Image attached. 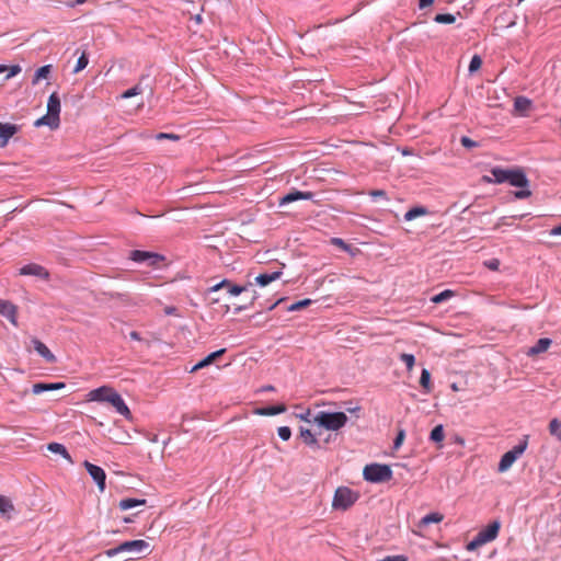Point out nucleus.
<instances>
[{"instance_id": "f257e3e1", "label": "nucleus", "mask_w": 561, "mask_h": 561, "mask_svg": "<svg viewBox=\"0 0 561 561\" xmlns=\"http://www.w3.org/2000/svg\"><path fill=\"white\" fill-rule=\"evenodd\" d=\"M491 174L493 178L484 175L483 181L495 184L507 182L512 186L522 188L514 193L516 199H525L531 195V191L529 190V180L523 169H502L500 167H494L491 169Z\"/></svg>"}, {"instance_id": "f03ea898", "label": "nucleus", "mask_w": 561, "mask_h": 561, "mask_svg": "<svg viewBox=\"0 0 561 561\" xmlns=\"http://www.w3.org/2000/svg\"><path fill=\"white\" fill-rule=\"evenodd\" d=\"M347 415L344 412H319L313 422L328 431H339L347 423Z\"/></svg>"}, {"instance_id": "7ed1b4c3", "label": "nucleus", "mask_w": 561, "mask_h": 561, "mask_svg": "<svg viewBox=\"0 0 561 561\" xmlns=\"http://www.w3.org/2000/svg\"><path fill=\"white\" fill-rule=\"evenodd\" d=\"M364 479L368 482L380 483L392 478V470L388 465L369 463L363 471Z\"/></svg>"}, {"instance_id": "20e7f679", "label": "nucleus", "mask_w": 561, "mask_h": 561, "mask_svg": "<svg viewBox=\"0 0 561 561\" xmlns=\"http://www.w3.org/2000/svg\"><path fill=\"white\" fill-rule=\"evenodd\" d=\"M149 549V542L144 539H135L129 541H124L118 546L107 549L105 554L108 558H113L122 552H128L134 554H140Z\"/></svg>"}, {"instance_id": "39448f33", "label": "nucleus", "mask_w": 561, "mask_h": 561, "mask_svg": "<svg viewBox=\"0 0 561 561\" xmlns=\"http://www.w3.org/2000/svg\"><path fill=\"white\" fill-rule=\"evenodd\" d=\"M528 435H524L517 445H515L511 450L506 451L499 462V471L505 472L508 470L512 465L516 461L518 457H520L528 446Z\"/></svg>"}, {"instance_id": "423d86ee", "label": "nucleus", "mask_w": 561, "mask_h": 561, "mask_svg": "<svg viewBox=\"0 0 561 561\" xmlns=\"http://www.w3.org/2000/svg\"><path fill=\"white\" fill-rule=\"evenodd\" d=\"M358 500V494L347 486H339L335 490L332 507L339 511L348 510Z\"/></svg>"}, {"instance_id": "0eeeda50", "label": "nucleus", "mask_w": 561, "mask_h": 561, "mask_svg": "<svg viewBox=\"0 0 561 561\" xmlns=\"http://www.w3.org/2000/svg\"><path fill=\"white\" fill-rule=\"evenodd\" d=\"M128 259L134 261L135 263H145L150 267H156L159 265V263L165 260V257L162 254L142 250L130 251L128 254Z\"/></svg>"}, {"instance_id": "6e6552de", "label": "nucleus", "mask_w": 561, "mask_h": 561, "mask_svg": "<svg viewBox=\"0 0 561 561\" xmlns=\"http://www.w3.org/2000/svg\"><path fill=\"white\" fill-rule=\"evenodd\" d=\"M84 467L90 474V477L93 479V481L96 483L99 490L103 492L105 490V481H106V473L103 468L100 466L93 465L89 462L88 460L84 461Z\"/></svg>"}, {"instance_id": "1a4fd4ad", "label": "nucleus", "mask_w": 561, "mask_h": 561, "mask_svg": "<svg viewBox=\"0 0 561 561\" xmlns=\"http://www.w3.org/2000/svg\"><path fill=\"white\" fill-rule=\"evenodd\" d=\"M19 274L24 276H34L43 280H48L50 276L47 268L36 263L25 264L19 270Z\"/></svg>"}, {"instance_id": "9d476101", "label": "nucleus", "mask_w": 561, "mask_h": 561, "mask_svg": "<svg viewBox=\"0 0 561 561\" xmlns=\"http://www.w3.org/2000/svg\"><path fill=\"white\" fill-rule=\"evenodd\" d=\"M500 528V520H493L485 528L481 529L476 536L482 545H485L490 541H493L497 537Z\"/></svg>"}, {"instance_id": "9b49d317", "label": "nucleus", "mask_w": 561, "mask_h": 561, "mask_svg": "<svg viewBox=\"0 0 561 561\" xmlns=\"http://www.w3.org/2000/svg\"><path fill=\"white\" fill-rule=\"evenodd\" d=\"M114 391L115 389L110 386H101L89 391L87 394V400L93 402H107Z\"/></svg>"}, {"instance_id": "f8f14e48", "label": "nucleus", "mask_w": 561, "mask_h": 561, "mask_svg": "<svg viewBox=\"0 0 561 561\" xmlns=\"http://www.w3.org/2000/svg\"><path fill=\"white\" fill-rule=\"evenodd\" d=\"M314 197V194L312 192H301V191H297V190H294L289 193H287L286 195H284L280 199H279V206H284V205H287V204H290V203H294V202H297V201H310Z\"/></svg>"}, {"instance_id": "ddd939ff", "label": "nucleus", "mask_w": 561, "mask_h": 561, "mask_svg": "<svg viewBox=\"0 0 561 561\" xmlns=\"http://www.w3.org/2000/svg\"><path fill=\"white\" fill-rule=\"evenodd\" d=\"M18 308L11 301L0 298V314L7 318L12 324L16 325Z\"/></svg>"}, {"instance_id": "4468645a", "label": "nucleus", "mask_w": 561, "mask_h": 561, "mask_svg": "<svg viewBox=\"0 0 561 561\" xmlns=\"http://www.w3.org/2000/svg\"><path fill=\"white\" fill-rule=\"evenodd\" d=\"M60 98L57 92H53L47 100V114L53 117V122L56 119L60 123Z\"/></svg>"}, {"instance_id": "2eb2a0df", "label": "nucleus", "mask_w": 561, "mask_h": 561, "mask_svg": "<svg viewBox=\"0 0 561 561\" xmlns=\"http://www.w3.org/2000/svg\"><path fill=\"white\" fill-rule=\"evenodd\" d=\"M107 403L112 404V407L116 410L118 414L125 417H129V408L127 407L124 399L116 390L114 391V393H112L111 398L107 400Z\"/></svg>"}, {"instance_id": "dca6fc26", "label": "nucleus", "mask_w": 561, "mask_h": 561, "mask_svg": "<svg viewBox=\"0 0 561 561\" xmlns=\"http://www.w3.org/2000/svg\"><path fill=\"white\" fill-rule=\"evenodd\" d=\"M18 131V127L10 123H0V147H4L11 137Z\"/></svg>"}, {"instance_id": "f3484780", "label": "nucleus", "mask_w": 561, "mask_h": 561, "mask_svg": "<svg viewBox=\"0 0 561 561\" xmlns=\"http://www.w3.org/2000/svg\"><path fill=\"white\" fill-rule=\"evenodd\" d=\"M34 350L46 359L48 363H55L56 356L50 352V350L39 340H32Z\"/></svg>"}, {"instance_id": "a211bd4d", "label": "nucleus", "mask_w": 561, "mask_h": 561, "mask_svg": "<svg viewBox=\"0 0 561 561\" xmlns=\"http://www.w3.org/2000/svg\"><path fill=\"white\" fill-rule=\"evenodd\" d=\"M282 270H277L271 273H262L255 277L254 282L256 285L264 287L271 284L272 282L278 279L282 276Z\"/></svg>"}, {"instance_id": "6ab92c4d", "label": "nucleus", "mask_w": 561, "mask_h": 561, "mask_svg": "<svg viewBox=\"0 0 561 561\" xmlns=\"http://www.w3.org/2000/svg\"><path fill=\"white\" fill-rule=\"evenodd\" d=\"M299 437L307 446L313 449H319L321 447L316 435L309 428L300 427Z\"/></svg>"}, {"instance_id": "aec40b11", "label": "nucleus", "mask_w": 561, "mask_h": 561, "mask_svg": "<svg viewBox=\"0 0 561 561\" xmlns=\"http://www.w3.org/2000/svg\"><path fill=\"white\" fill-rule=\"evenodd\" d=\"M65 388L64 382H53V383H46V382H37L34 383L32 387V392L34 394H39L46 391H53V390H59Z\"/></svg>"}, {"instance_id": "412c9836", "label": "nucleus", "mask_w": 561, "mask_h": 561, "mask_svg": "<svg viewBox=\"0 0 561 561\" xmlns=\"http://www.w3.org/2000/svg\"><path fill=\"white\" fill-rule=\"evenodd\" d=\"M225 352H226V348H220L218 351H215V352L208 354L205 358H203L202 360H199L197 364H195L193 366L192 371L202 369V368L210 365L215 359H217L222 354H225Z\"/></svg>"}, {"instance_id": "4be33fe9", "label": "nucleus", "mask_w": 561, "mask_h": 561, "mask_svg": "<svg viewBox=\"0 0 561 561\" xmlns=\"http://www.w3.org/2000/svg\"><path fill=\"white\" fill-rule=\"evenodd\" d=\"M552 341L548 337L539 339L534 346L527 352L528 355L534 356L546 352L551 345Z\"/></svg>"}, {"instance_id": "5701e85b", "label": "nucleus", "mask_w": 561, "mask_h": 561, "mask_svg": "<svg viewBox=\"0 0 561 561\" xmlns=\"http://www.w3.org/2000/svg\"><path fill=\"white\" fill-rule=\"evenodd\" d=\"M146 504V500L145 499H134V497H126V499H122L118 503V507L122 510V511H127V510H131L136 506H140V505H145Z\"/></svg>"}, {"instance_id": "b1692460", "label": "nucleus", "mask_w": 561, "mask_h": 561, "mask_svg": "<svg viewBox=\"0 0 561 561\" xmlns=\"http://www.w3.org/2000/svg\"><path fill=\"white\" fill-rule=\"evenodd\" d=\"M47 449L54 454H59L62 458L67 459L69 462H72L70 454L62 444L49 443L47 445Z\"/></svg>"}, {"instance_id": "393cba45", "label": "nucleus", "mask_w": 561, "mask_h": 561, "mask_svg": "<svg viewBox=\"0 0 561 561\" xmlns=\"http://www.w3.org/2000/svg\"><path fill=\"white\" fill-rule=\"evenodd\" d=\"M12 512H14V505L12 501L4 495H0V514L10 518V514Z\"/></svg>"}, {"instance_id": "a878e982", "label": "nucleus", "mask_w": 561, "mask_h": 561, "mask_svg": "<svg viewBox=\"0 0 561 561\" xmlns=\"http://www.w3.org/2000/svg\"><path fill=\"white\" fill-rule=\"evenodd\" d=\"M420 385L423 388L424 393H430L433 389V385L431 381V373L426 368H423L421 371Z\"/></svg>"}, {"instance_id": "bb28decb", "label": "nucleus", "mask_w": 561, "mask_h": 561, "mask_svg": "<svg viewBox=\"0 0 561 561\" xmlns=\"http://www.w3.org/2000/svg\"><path fill=\"white\" fill-rule=\"evenodd\" d=\"M285 411L286 407L284 404H278L259 409L256 413L260 415H277L284 413Z\"/></svg>"}, {"instance_id": "cd10ccee", "label": "nucleus", "mask_w": 561, "mask_h": 561, "mask_svg": "<svg viewBox=\"0 0 561 561\" xmlns=\"http://www.w3.org/2000/svg\"><path fill=\"white\" fill-rule=\"evenodd\" d=\"M426 214H428V210L426 207H423V206L413 207L404 214V220L411 221V220H413L420 216H424Z\"/></svg>"}, {"instance_id": "c85d7f7f", "label": "nucleus", "mask_w": 561, "mask_h": 561, "mask_svg": "<svg viewBox=\"0 0 561 561\" xmlns=\"http://www.w3.org/2000/svg\"><path fill=\"white\" fill-rule=\"evenodd\" d=\"M50 71H51V65H45V66L39 67L35 71L32 83L37 84L39 82V80L47 78L48 75L50 73Z\"/></svg>"}, {"instance_id": "c756f323", "label": "nucleus", "mask_w": 561, "mask_h": 561, "mask_svg": "<svg viewBox=\"0 0 561 561\" xmlns=\"http://www.w3.org/2000/svg\"><path fill=\"white\" fill-rule=\"evenodd\" d=\"M531 106V101L525 96H517L514 101V107L516 111L524 113Z\"/></svg>"}, {"instance_id": "7c9ffc66", "label": "nucleus", "mask_w": 561, "mask_h": 561, "mask_svg": "<svg viewBox=\"0 0 561 561\" xmlns=\"http://www.w3.org/2000/svg\"><path fill=\"white\" fill-rule=\"evenodd\" d=\"M51 119H53V117H50L49 114L46 113V115L42 116L41 118H38L35 122V126L39 127V126L45 125V126L50 127L51 129L58 128L60 123L57 122L56 119H54V122H53Z\"/></svg>"}, {"instance_id": "2f4dec72", "label": "nucleus", "mask_w": 561, "mask_h": 561, "mask_svg": "<svg viewBox=\"0 0 561 561\" xmlns=\"http://www.w3.org/2000/svg\"><path fill=\"white\" fill-rule=\"evenodd\" d=\"M549 433L561 443V422L557 417L550 421Z\"/></svg>"}, {"instance_id": "473e14b6", "label": "nucleus", "mask_w": 561, "mask_h": 561, "mask_svg": "<svg viewBox=\"0 0 561 561\" xmlns=\"http://www.w3.org/2000/svg\"><path fill=\"white\" fill-rule=\"evenodd\" d=\"M456 21V16L450 13H438L434 16V22L438 24H453Z\"/></svg>"}, {"instance_id": "72a5a7b5", "label": "nucleus", "mask_w": 561, "mask_h": 561, "mask_svg": "<svg viewBox=\"0 0 561 561\" xmlns=\"http://www.w3.org/2000/svg\"><path fill=\"white\" fill-rule=\"evenodd\" d=\"M454 296V291L450 290V289H445L443 290L442 293L433 296L431 298L432 302L434 304H440V302H444L446 301L447 299L451 298Z\"/></svg>"}, {"instance_id": "f704fd0d", "label": "nucleus", "mask_w": 561, "mask_h": 561, "mask_svg": "<svg viewBox=\"0 0 561 561\" xmlns=\"http://www.w3.org/2000/svg\"><path fill=\"white\" fill-rule=\"evenodd\" d=\"M443 520V515L439 514V513H430V514H426L422 519H421V524L422 525H430V524H433V523H439Z\"/></svg>"}, {"instance_id": "c9c22d12", "label": "nucleus", "mask_w": 561, "mask_h": 561, "mask_svg": "<svg viewBox=\"0 0 561 561\" xmlns=\"http://www.w3.org/2000/svg\"><path fill=\"white\" fill-rule=\"evenodd\" d=\"M250 286H252V283H249L248 285H244V286L233 285L230 283V286H227V289H228L229 295L238 296V295L247 291Z\"/></svg>"}, {"instance_id": "e433bc0d", "label": "nucleus", "mask_w": 561, "mask_h": 561, "mask_svg": "<svg viewBox=\"0 0 561 561\" xmlns=\"http://www.w3.org/2000/svg\"><path fill=\"white\" fill-rule=\"evenodd\" d=\"M430 438L435 443H440L444 439L443 425L435 426L430 434Z\"/></svg>"}, {"instance_id": "4c0bfd02", "label": "nucleus", "mask_w": 561, "mask_h": 561, "mask_svg": "<svg viewBox=\"0 0 561 561\" xmlns=\"http://www.w3.org/2000/svg\"><path fill=\"white\" fill-rule=\"evenodd\" d=\"M312 304V300L307 298V299H302V300H299V301H296L294 304H291L290 306L287 307V311H297V310H300L305 307H308Z\"/></svg>"}, {"instance_id": "58836bf2", "label": "nucleus", "mask_w": 561, "mask_h": 561, "mask_svg": "<svg viewBox=\"0 0 561 561\" xmlns=\"http://www.w3.org/2000/svg\"><path fill=\"white\" fill-rule=\"evenodd\" d=\"M400 360L405 364L409 371L412 370L415 365V356L413 354L402 353L400 355Z\"/></svg>"}, {"instance_id": "ea45409f", "label": "nucleus", "mask_w": 561, "mask_h": 561, "mask_svg": "<svg viewBox=\"0 0 561 561\" xmlns=\"http://www.w3.org/2000/svg\"><path fill=\"white\" fill-rule=\"evenodd\" d=\"M89 64V58L85 53H82L81 56L78 58L76 67L73 69V72L77 73L81 70H83Z\"/></svg>"}, {"instance_id": "a19ab883", "label": "nucleus", "mask_w": 561, "mask_h": 561, "mask_svg": "<svg viewBox=\"0 0 561 561\" xmlns=\"http://www.w3.org/2000/svg\"><path fill=\"white\" fill-rule=\"evenodd\" d=\"M482 65V59L479 55H474L471 60H470V64H469V72L470 73H473L476 72Z\"/></svg>"}, {"instance_id": "79ce46f5", "label": "nucleus", "mask_w": 561, "mask_h": 561, "mask_svg": "<svg viewBox=\"0 0 561 561\" xmlns=\"http://www.w3.org/2000/svg\"><path fill=\"white\" fill-rule=\"evenodd\" d=\"M142 92V88L139 84H136L135 87L126 90L123 94V99H130L133 96H136Z\"/></svg>"}, {"instance_id": "37998d69", "label": "nucleus", "mask_w": 561, "mask_h": 561, "mask_svg": "<svg viewBox=\"0 0 561 561\" xmlns=\"http://www.w3.org/2000/svg\"><path fill=\"white\" fill-rule=\"evenodd\" d=\"M277 434L282 440H288L291 437V430L288 426H280Z\"/></svg>"}, {"instance_id": "c03bdc74", "label": "nucleus", "mask_w": 561, "mask_h": 561, "mask_svg": "<svg viewBox=\"0 0 561 561\" xmlns=\"http://www.w3.org/2000/svg\"><path fill=\"white\" fill-rule=\"evenodd\" d=\"M22 68L20 65H13V66H10L8 67V73L5 76V80H9L13 77H15L16 75H19L21 72Z\"/></svg>"}, {"instance_id": "a18cd8bd", "label": "nucleus", "mask_w": 561, "mask_h": 561, "mask_svg": "<svg viewBox=\"0 0 561 561\" xmlns=\"http://www.w3.org/2000/svg\"><path fill=\"white\" fill-rule=\"evenodd\" d=\"M368 194L373 199L383 198L385 201H389L387 193L383 190H373Z\"/></svg>"}, {"instance_id": "49530a36", "label": "nucleus", "mask_w": 561, "mask_h": 561, "mask_svg": "<svg viewBox=\"0 0 561 561\" xmlns=\"http://www.w3.org/2000/svg\"><path fill=\"white\" fill-rule=\"evenodd\" d=\"M154 137L157 140H162V139L179 140L180 139L179 135L171 134V133H159Z\"/></svg>"}, {"instance_id": "de8ad7c7", "label": "nucleus", "mask_w": 561, "mask_h": 561, "mask_svg": "<svg viewBox=\"0 0 561 561\" xmlns=\"http://www.w3.org/2000/svg\"><path fill=\"white\" fill-rule=\"evenodd\" d=\"M460 142L461 145L465 147V148H468V149H471V148H474V147H478V142L472 140L471 138L467 137V136H462L460 138Z\"/></svg>"}, {"instance_id": "09e8293b", "label": "nucleus", "mask_w": 561, "mask_h": 561, "mask_svg": "<svg viewBox=\"0 0 561 561\" xmlns=\"http://www.w3.org/2000/svg\"><path fill=\"white\" fill-rule=\"evenodd\" d=\"M227 286H230V280L225 278L221 282H219V283L215 284L214 286H211L208 290L210 293H215V291H218L221 288H227Z\"/></svg>"}, {"instance_id": "8fccbe9b", "label": "nucleus", "mask_w": 561, "mask_h": 561, "mask_svg": "<svg viewBox=\"0 0 561 561\" xmlns=\"http://www.w3.org/2000/svg\"><path fill=\"white\" fill-rule=\"evenodd\" d=\"M404 437H405V431L404 430H400L398 432V434H397V437L393 440V448L394 449H398L402 445Z\"/></svg>"}, {"instance_id": "3c124183", "label": "nucleus", "mask_w": 561, "mask_h": 561, "mask_svg": "<svg viewBox=\"0 0 561 561\" xmlns=\"http://www.w3.org/2000/svg\"><path fill=\"white\" fill-rule=\"evenodd\" d=\"M481 546H483V545H482V543H481V541L478 539V537H477V536H474V538H473L470 542H468V543H467L466 549H467L468 551H473V550H476L477 548H479V547H481Z\"/></svg>"}, {"instance_id": "603ef678", "label": "nucleus", "mask_w": 561, "mask_h": 561, "mask_svg": "<svg viewBox=\"0 0 561 561\" xmlns=\"http://www.w3.org/2000/svg\"><path fill=\"white\" fill-rule=\"evenodd\" d=\"M380 561H408V557L404 554L388 556Z\"/></svg>"}, {"instance_id": "864d4df0", "label": "nucleus", "mask_w": 561, "mask_h": 561, "mask_svg": "<svg viewBox=\"0 0 561 561\" xmlns=\"http://www.w3.org/2000/svg\"><path fill=\"white\" fill-rule=\"evenodd\" d=\"M331 242H332V244L337 245L345 251L348 250V244L345 243V241L341 238H332Z\"/></svg>"}, {"instance_id": "5fc2aeb1", "label": "nucleus", "mask_w": 561, "mask_h": 561, "mask_svg": "<svg viewBox=\"0 0 561 561\" xmlns=\"http://www.w3.org/2000/svg\"><path fill=\"white\" fill-rule=\"evenodd\" d=\"M310 416H311L310 410H307V411H305L302 413L297 414L298 419H300L301 421L308 422V423L311 422Z\"/></svg>"}, {"instance_id": "6e6d98bb", "label": "nucleus", "mask_w": 561, "mask_h": 561, "mask_svg": "<svg viewBox=\"0 0 561 561\" xmlns=\"http://www.w3.org/2000/svg\"><path fill=\"white\" fill-rule=\"evenodd\" d=\"M434 0H419V8L420 9H425L427 7H430L431 4H433Z\"/></svg>"}, {"instance_id": "4d7b16f0", "label": "nucleus", "mask_w": 561, "mask_h": 561, "mask_svg": "<svg viewBox=\"0 0 561 561\" xmlns=\"http://www.w3.org/2000/svg\"><path fill=\"white\" fill-rule=\"evenodd\" d=\"M112 297H116L118 299H121L122 301H125L127 302L129 300V296L127 294H115V295H112Z\"/></svg>"}, {"instance_id": "13d9d810", "label": "nucleus", "mask_w": 561, "mask_h": 561, "mask_svg": "<svg viewBox=\"0 0 561 561\" xmlns=\"http://www.w3.org/2000/svg\"><path fill=\"white\" fill-rule=\"evenodd\" d=\"M551 236H561V225L553 227L550 230Z\"/></svg>"}, {"instance_id": "bf43d9fd", "label": "nucleus", "mask_w": 561, "mask_h": 561, "mask_svg": "<svg viewBox=\"0 0 561 561\" xmlns=\"http://www.w3.org/2000/svg\"><path fill=\"white\" fill-rule=\"evenodd\" d=\"M486 265L489 268L495 271L499 267V261L497 260L490 261Z\"/></svg>"}, {"instance_id": "052dcab7", "label": "nucleus", "mask_w": 561, "mask_h": 561, "mask_svg": "<svg viewBox=\"0 0 561 561\" xmlns=\"http://www.w3.org/2000/svg\"><path fill=\"white\" fill-rule=\"evenodd\" d=\"M129 336H130L131 340H135V341H140L141 340L140 334L137 331H131L129 333Z\"/></svg>"}, {"instance_id": "680f3d73", "label": "nucleus", "mask_w": 561, "mask_h": 561, "mask_svg": "<svg viewBox=\"0 0 561 561\" xmlns=\"http://www.w3.org/2000/svg\"><path fill=\"white\" fill-rule=\"evenodd\" d=\"M284 299L280 298L278 300H276L274 304H272L267 309L268 310H273L278 304H280Z\"/></svg>"}, {"instance_id": "e2e57ef3", "label": "nucleus", "mask_w": 561, "mask_h": 561, "mask_svg": "<svg viewBox=\"0 0 561 561\" xmlns=\"http://www.w3.org/2000/svg\"><path fill=\"white\" fill-rule=\"evenodd\" d=\"M248 308V306H239L234 309V313H239L241 312L242 310H245Z\"/></svg>"}, {"instance_id": "0e129e2a", "label": "nucleus", "mask_w": 561, "mask_h": 561, "mask_svg": "<svg viewBox=\"0 0 561 561\" xmlns=\"http://www.w3.org/2000/svg\"><path fill=\"white\" fill-rule=\"evenodd\" d=\"M262 390H263V391H273V390H274V387H273V386H271V385H268V386L263 387V389H262Z\"/></svg>"}, {"instance_id": "69168bd1", "label": "nucleus", "mask_w": 561, "mask_h": 561, "mask_svg": "<svg viewBox=\"0 0 561 561\" xmlns=\"http://www.w3.org/2000/svg\"><path fill=\"white\" fill-rule=\"evenodd\" d=\"M359 410H360V407H358V405H357V407H355V408H353V409H347V411H348V412H352V413H353V412H357V411H359Z\"/></svg>"}, {"instance_id": "338daca9", "label": "nucleus", "mask_w": 561, "mask_h": 561, "mask_svg": "<svg viewBox=\"0 0 561 561\" xmlns=\"http://www.w3.org/2000/svg\"><path fill=\"white\" fill-rule=\"evenodd\" d=\"M8 70V67L5 65H0V73Z\"/></svg>"}, {"instance_id": "774afa93", "label": "nucleus", "mask_w": 561, "mask_h": 561, "mask_svg": "<svg viewBox=\"0 0 561 561\" xmlns=\"http://www.w3.org/2000/svg\"><path fill=\"white\" fill-rule=\"evenodd\" d=\"M133 522V518L131 517H125L124 518V523H131Z\"/></svg>"}]
</instances>
